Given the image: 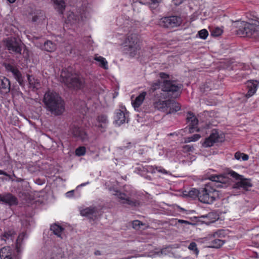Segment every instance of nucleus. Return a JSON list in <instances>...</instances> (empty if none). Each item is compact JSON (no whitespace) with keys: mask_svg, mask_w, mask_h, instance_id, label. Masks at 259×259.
<instances>
[{"mask_svg":"<svg viewBox=\"0 0 259 259\" xmlns=\"http://www.w3.org/2000/svg\"><path fill=\"white\" fill-rule=\"evenodd\" d=\"M178 222L181 224H190V223H189L187 221L183 220H178Z\"/></svg>","mask_w":259,"mask_h":259,"instance_id":"0e129e2a","label":"nucleus"},{"mask_svg":"<svg viewBox=\"0 0 259 259\" xmlns=\"http://www.w3.org/2000/svg\"><path fill=\"white\" fill-rule=\"evenodd\" d=\"M98 65L105 70H107L109 68L107 61L102 56H98Z\"/></svg>","mask_w":259,"mask_h":259,"instance_id":"e433bc0d","label":"nucleus"},{"mask_svg":"<svg viewBox=\"0 0 259 259\" xmlns=\"http://www.w3.org/2000/svg\"><path fill=\"white\" fill-rule=\"evenodd\" d=\"M155 254L158 255V256H162V255H165L166 253V248H162L160 251L155 252Z\"/></svg>","mask_w":259,"mask_h":259,"instance_id":"603ef678","label":"nucleus"},{"mask_svg":"<svg viewBox=\"0 0 259 259\" xmlns=\"http://www.w3.org/2000/svg\"><path fill=\"white\" fill-rule=\"evenodd\" d=\"M159 76L160 78L163 79H166L169 78V75L164 72H160L159 73Z\"/></svg>","mask_w":259,"mask_h":259,"instance_id":"4d7b16f0","label":"nucleus"},{"mask_svg":"<svg viewBox=\"0 0 259 259\" xmlns=\"http://www.w3.org/2000/svg\"><path fill=\"white\" fill-rule=\"evenodd\" d=\"M144 168L146 170V171L152 174L156 172L155 167H154L153 166L147 165L144 167Z\"/></svg>","mask_w":259,"mask_h":259,"instance_id":"3c124183","label":"nucleus"},{"mask_svg":"<svg viewBox=\"0 0 259 259\" xmlns=\"http://www.w3.org/2000/svg\"><path fill=\"white\" fill-rule=\"evenodd\" d=\"M50 229L57 237H60L61 239L63 238V232L64 228L63 227L55 224L51 225Z\"/></svg>","mask_w":259,"mask_h":259,"instance_id":"c85d7f7f","label":"nucleus"},{"mask_svg":"<svg viewBox=\"0 0 259 259\" xmlns=\"http://www.w3.org/2000/svg\"><path fill=\"white\" fill-rule=\"evenodd\" d=\"M41 12H39V11H36V12H33L31 14V15H32V20L33 21V22H36L37 21V20L38 19V17H39V14H41Z\"/></svg>","mask_w":259,"mask_h":259,"instance_id":"de8ad7c7","label":"nucleus"},{"mask_svg":"<svg viewBox=\"0 0 259 259\" xmlns=\"http://www.w3.org/2000/svg\"><path fill=\"white\" fill-rule=\"evenodd\" d=\"M255 29L253 30L252 38L259 41V24L255 23Z\"/></svg>","mask_w":259,"mask_h":259,"instance_id":"79ce46f5","label":"nucleus"},{"mask_svg":"<svg viewBox=\"0 0 259 259\" xmlns=\"http://www.w3.org/2000/svg\"><path fill=\"white\" fill-rule=\"evenodd\" d=\"M201 137L199 134H195L193 136L188 137L186 140V142H191L198 141Z\"/></svg>","mask_w":259,"mask_h":259,"instance_id":"c03bdc74","label":"nucleus"},{"mask_svg":"<svg viewBox=\"0 0 259 259\" xmlns=\"http://www.w3.org/2000/svg\"><path fill=\"white\" fill-rule=\"evenodd\" d=\"M241 158L243 161H246L248 159L249 156L247 154L242 153Z\"/></svg>","mask_w":259,"mask_h":259,"instance_id":"e2e57ef3","label":"nucleus"},{"mask_svg":"<svg viewBox=\"0 0 259 259\" xmlns=\"http://www.w3.org/2000/svg\"><path fill=\"white\" fill-rule=\"evenodd\" d=\"M83 20V18L82 16H79L78 14H75L72 12H70L68 13L66 22L71 24L76 25Z\"/></svg>","mask_w":259,"mask_h":259,"instance_id":"aec40b11","label":"nucleus"},{"mask_svg":"<svg viewBox=\"0 0 259 259\" xmlns=\"http://www.w3.org/2000/svg\"><path fill=\"white\" fill-rule=\"evenodd\" d=\"M79 210L80 213L81 215L89 217L93 220L96 219V207H89L84 209H81L80 208Z\"/></svg>","mask_w":259,"mask_h":259,"instance_id":"412c9836","label":"nucleus"},{"mask_svg":"<svg viewBox=\"0 0 259 259\" xmlns=\"http://www.w3.org/2000/svg\"><path fill=\"white\" fill-rule=\"evenodd\" d=\"M74 190H71L67 192L65 195L67 197H71L74 195Z\"/></svg>","mask_w":259,"mask_h":259,"instance_id":"052dcab7","label":"nucleus"},{"mask_svg":"<svg viewBox=\"0 0 259 259\" xmlns=\"http://www.w3.org/2000/svg\"><path fill=\"white\" fill-rule=\"evenodd\" d=\"M219 198V192L213 188L212 183L206 184L200 189L199 200L202 203L210 204Z\"/></svg>","mask_w":259,"mask_h":259,"instance_id":"20e7f679","label":"nucleus"},{"mask_svg":"<svg viewBox=\"0 0 259 259\" xmlns=\"http://www.w3.org/2000/svg\"><path fill=\"white\" fill-rule=\"evenodd\" d=\"M109 191L122 205H128L131 207H137L140 205V202L139 200L131 198L136 194V191L130 186H125L123 192L112 188H109Z\"/></svg>","mask_w":259,"mask_h":259,"instance_id":"f03ea898","label":"nucleus"},{"mask_svg":"<svg viewBox=\"0 0 259 259\" xmlns=\"http://www.w3.org/2000/svg\"><path fill=\"white\" fill-rule=\"evenodd\" d=\"M168 98L161 93L156 92L154 94L153 99V106L155 109L161 112H166L167 109V105L169 100H166Z\"/></svg>","mask_w":259,"mask_h":259,"instance_id":"0eeeda50","label":"nucleus"},{"mask_svg":"<svg viewBox=\"0 0 259 259\" xmlns=\"http://www.w3.org/2000/svg\"><path fill=\"white\" fill-rule=\"evenodd\" d=\"M252 254L250 255V256L255 258H259V252H257L256 251L252 252Z\"/></svg>","mask_w":259,"mask_h":259,"instance_id":"bf43d9fd","label":"nucleus"},{"mask_svg":"<svg viewBox=\"0 0 259 259\" xmlns=\"http://www.w3.org/2000/svg\"><path fill=\"white\" fill-rule=\"evenodd\" d=\"M5 66L7 70L10 72H11L15 68L14 66L11 65L10 64H5Z\"/></svg>","mask_w":259,"mask_h":259,"instance_id":"6e6d98bb","label":"nucleus"},{"mask_svg":"<svg viewBox=\"0 0 259 259\" xmlns=\"http://www.w3.org/2000/svg\"><path fill=\"white\" fill-rule=\"evenodd\" d=\"M188 249L192 251L193 252V253L195 254L196 256H198L199 251L197 248V244L195 242H191L189 245L188 246Z\"/></svg>","mask_w":259,"mask_h":259,"instance_id":"58836bf2","label":"nucleus"},{"mask_svg":"<svg viewBox=\"0 0 259 259\" xmlns=\"http://www.w3.org/2000/svg\"><path fill=\"white\" fill-rule=\"evenodd\" d=\"M183 151L185 152H192L194 150L193 146L186 145L183 147Z\"/></svg>","mask_w":259,"mask_h":259,"instance_id":"8fccbe9b","label":"nucleus"},{"mask_svg":"<svg viewBox=\"0 0 259 259\" xmlns=\"http://www.w3.org/2000/svg\"><path fill=\"white\" fill-rule=\"evenodd\" d=\"M198 35L200 38L205 39L208 35V32L206 29H203L198 32Z\"/></svg>","mask_w":259,"mask_h":259,"instance_id":"37998d69","label":"nucleus"},{"mask_svg":"<svg viewBox=\"0 0 259 259\" xmlns=\"http://www.w3.org/2000/svg\"><path fill=\"white\" fill-rule=\"evenodd\" d=\"M0 175H5L6 176H7V177H9V178H10V176L8 174H7L6 172L2 170H0Z\"/></svg>","mask_w":259,"mask_h":259,"instance_id":"69168bd1","label":"nucleus"},{"mask_svg":"<svg viewBox=\"0 0 259 259\" xmlns=\"http://www.w3.org/2000/svg\"><path fill=\"white\" fill-rule=\"evenodd\" d=\"M16 235V232L14 230L11 229L5 231L1 237L2 240L4 241L7 243L10 244L13 242Z\"/></svg>","mask_w":259,"mask_h":259,"instance_id":"6ab92c4d","label":"nucleus"},{"mask_svg":"<svg viewBox=\"0 0 259 259\" xmlns=\"http://www.w3.org/2000/svg\"><path fill=\"white\" fill-rule=\"evenodd\" d=\"M63 253L60 248H55L47 256V259H62Z\"/></svg>","mask_w":259,"mask_h":259,"instance_id":"a878e982","label":"nucleus"},{"mask_svg":"<svg viewBox=\"0 0 259 259\" xmlns=\"http://www.w3.org/2000/svg\"><path fill=\"white\" fill-rule=\"evenodd\" d=\"M142 225V223L138 220L134 221L133 223V227L135 229H137L138 227H139L140 225Z\"/></svg>","mask_w":259,"mask_h":259,"instance_id":"5fc2aeb1","label":"nucleus"},{"mask_svg":"<svg viewBox=\"0 0 259 259\" xmlns=\"http://www.w3.org/2000/svg\"><path fill=\"white\" fill-rule=\"evenodd\" d=\"M181 88L182 85L175 80H165L162 82L161 92L160 93L168 98L177 97L179 95Z\"/></svg>","mask_w":259,"mask_h":259,"instance_id":"423d86ee","label":"nucleus"},{"mask_svg":"<svg viewBox=\"0 0 259 259\" xmlns=\"http://www.w3.org/2000/svg\"><path fill=\"white\" fill-rule=\"evenodd\" d=\"M56 46L52 41L48 40L44 43L43 49L48 52H53L56 50Z\"/></svg>","mask_w":259,"mask_h":259,"instance_id":"72a5a7b5","label":"nucleus"},{"mask_svg":"<svg viewBox=\"0 0 259 259\" xmlns=\"http://www.w3.org/2000/svg\"><path fill=\"white\" fill-rule=\"evenodd\" d=\"M155 170L156 171H158L163 174H166L167 173V171L161 167L155 166Z\"/></svg>","mask_w":259,"mask_h":259,"instance_id":"864d4df0","label":"nucleus"},{"mask_svg":"<svg viewBox=\"0 0 259 259\" xmlns=\"http://www.w3.org/2000/svg\"><path fill=\"white\" fill-rule=\"evenodd\" d=\"M0 89L5 93H8L10 90V82L9 80L5 77H0Z\"/></svg>","mask_w":259,"mask_h":259,"instance_id":"bb28decb","label":"nucleus"},{"mask_svg":"<svg viewBox=\"0 0 259 259\" xmlns=\"http://www.w3.org/2000/svg\"><path fill=\"white\" fill-rule=\"evenodd\" d=\"M109 120L107 115L102 114L98 116V132L103 133L106 131L108 127Z\"/></svg>","mask_w":259,"mask_h":259,"instance_id":"a211bd4d","label":"nucleus"},{"mask_svg":"<svg viewBox=\"0 0 259 259\" xmlns=\"http://www.w3.org/2000/svg\"><path fill=\"white\" fill-rule=\"evenodd\" d=\"M228 175L238 181L234 184L233 188L234 189L242 188L243 190L247 191L249 188L252 187V184L250 179L244 178L242 176L238 174L234 171H230Z\"/></svg>","mask_w":259,"mask_h":259,"instance_id":"6e6552de","label":"nucleus"},{"mask_svg":"<svg viewBox=\"0 0 259 259\" xmlns=\"http://www.w3.org/2000/svg\"><path fill=\"white\" fill-rule=\"evenodd\" d=\"M199 218L206 219L207 221L206 223L209 224L213 223L217 220L218 219V215L215 212H210L205 215H201Z\"/></svg>","mask_w":259,"mask_h":259,"instance_id":"c756f323","label":"nucleus"},{"mask_svg":"<svg viewBox=\"0 0 259 259\" xmlns=\"http://www.w3.org/2000/svg\"><path fill=\"white\" fill-rule=\"evenodd\" d=\"M212 239L224 240L222 238H219V237L214 236V233L213 232L207 235V236L204 238V240H212Z\"/></svg>","mask_w":259,"mask_h":259,"instance_id":"09e8293b","label":"nucleus"},{"mask_svg":"<svg viewBox=\"0 0 259 259\" xmlns=\"http://www.w3.org/2000/svg\"><path fill=\"white\" fill-rule=\"evenodd\" d=\"M134 144L132 142L126 143V145L123 146L124 148L129 149L134 146Z\"/></svg>","mask_w":259,"mask_h":259,"instance_id":"680f3d73","label":"nucleus"},{"mask_svg":"<svg viewBox=\"0 0 259 259\" xmlns=\"http://www.w3.org/2000/svg\"><path fill=\"white\" fill-rule=\"evenodd\" d=\"M0 202L8 204L9 206L16 205L18 203L16 197L10 193L0 194Z\"/></svg>","mask_w":259,"mask_h":259,"instance_id":"4468645a","label":"nucleus"},{"mask_svg":"<svg viewBox=\"0 0 259 259\" xmlns=\"http://www.w3.org/2000/svg\"><path fill=\"white\" fill-rule=\"evenodd\" d=\"M255 23L256 22L251 23L245 21L242 22L237 31V34L243 37H252Z\"/></svg>","mask_w":259,"mask_h":259,"instance_id":"9d476101","label":"nucleus"},{"mask_svg":"<svg viewBox=\"0 0 259 259\" xmlns=\"http://www.w3.org/2000/svg\"><path fill=\"white\" fill-rule=\"evenodd\" d=\"M129 121V112L124 106H121L119 109H116L115 112L114 122L120 126L121 124L128 122Z\"/></svg>","mask_w":259,"mask_h":259,"instance_id":"9b49d317","label":"nucleus"},{"mask_svg":"<svg viewBox=\"0 0 259 259\" xmlns=\"http://www.w3.org/2000/svg\"><path fill=\"white\" fill-rule=\"evenodd\" d=\"M5 43L9 51L16 53H21V42L15 38H8L5 41Z\"/></svg>","mask_w":259,"mask_h":259,"instance_id":"f8f14e48","label":"nucleus"},{"mask_svg":"<svg viewBox=\"0 0 259 259\" xmlns=\"http://www.w3.org/2000/svg\"><path fill=\"white\" fill-rule=\"evenodd\" d=\"M27 77L30 87L33 89H37L39 86V81L38 79L29 74H27Z\"/></svg>","mask_w":259,"mask_h":259,"instance_id":"2f4dec72","label":"nucleus"},{"mask_svg":"<svg viewBox=\"0 0 259 259\" xmlns=\"http://www.w3.org/2000/svg\"><path fill=\"white\" fill-rule=\"evenodd\" d=\"M71 134L73 137L81 141H85L87 139V136L85 132L77 125H72L71 129Z\"/></svg>","mask_w":259,"mask_h":259,"instance_id":"2eb2a0df","label":"nucleus"},{"mask_svg":"<svg viewBox=\"0 0 259 259\" xmlns=\"http://www.w3.org/2000/svg\"><path fill=\"white\" fill-rule=\"evenodd\" d=\"M61 81L69 88L79 89L82 85V81L73 72L71 67L63 69L61 73Z\"/></svg>","mask_w":259,"mask_h":259,"instance_id":"7ed1b4c3","label":"nucleus"},{"mask_svg":"<svg viewBox=\"0 0 259 259\" xmlns=\"http://www.w3.org/2000/svg\"><path fill=\"white\" fill-rule=\"evenodd\" d=\"M223 33V30L219 27H215L211 30V35L213 36H219Z\"/></svg>","mask_w":259,"mask_h":259,"instance_id":"a19ab883","label":"nucleus"},{"mask_svg":"<svg viewBox=\"0 0 259 259\" xmlns=\"http://www.w3.org/2000/svg\"><path fill=\"white\" fill-rule=\"evenodd\" d=\"M10 3H14L16 0H7Z\"/></svg>","mask_w":259,"mask_h":259,"instance_id":"338daca9","label":"nucleus"},{"mask_svg":"<svg viewBox=\"0 0 259 259\" xmlns=\"http://www.w3.org/2000/svg\"><path fill=\"white\" fill-rule=\"evenodd\" d=\"M167 107V109L165 112L166 114L176 113L181 109L180 104L178 102L171 100H169Z\"/></svg>","mask_w":259,"mask_h":259,"instance_id":"5701e85b","label":"nucleus"},{"mask_svg":"<svg viewBox=\"0 0 259 259\" xmlns=\"http://www.w3.org/2000/svg\"><path fill=\"white\" fill-rule=\"evenodd\" d=\"M182 22L180 16H170L162 18L159 21V24L163 27L172 28L180 26Z\"/></svg>","mask_w":259,"mask_h":259,"instance_id":"1a4fd4ad","label":"nucleus"},{"mask_svg":"<svg viewBox=\"0 0 259 259\" xmlns=\"http://www.w3.org/2000/svg\"><path fill=\"white\" fill-rule=\"evenodd\" d=\"M26 234L24 232H22L18 236L16 243V249L18 252L20 251V247L22 243L23 240L25 237Z\"/></svg>","mask_w":259,"mask_h":259,"instance_id":"c9c22d12","label":"nucleus"},{"mask_svg":"<svg viewBox=\"0 0 259 259\" xmlns=\"http://www.w3.org/2000/svg\"><path fill=\"white\" fill-rule=\"evenodd\" d=\"M13 254V251L9 246L4 247L0 250L1 259H15Z\"/></svg>","mask_w":259,"mask_h":259,"instance_id":"4be33fe9","label":"nucleus"},{"mask_svg":"<svg viewBox=\"0 0 259 259\" xmlns=\"http://www.w3.org/2000/svg\"><path fill=\"white\" fill-rule=\"evenodd\" d=\"M258 87V82L256 80H249L246 82L247 93L245 95L246 98L252 96L256 92Z\"/></svg>","mask_w":259,"mask_h":259,"instance_id":"f3484780","label":"nucleus"},{"mask_svg":"<svg viewBox=\"0 0 259 259\" xmlns=\"http://www.w3.org/2000/svg\"><path fill=\"white\" fill-rule=\"evenodd\" d=\"M204 242L208 244L209 248H220L225 242L224 240L212 239V240H204Z\"/></svg>","mask_w":259,"mask_h":259,"instance_id":"393cba45","label":"nucleus"},{"mask_svg":"<svg viewBox=\"0 0 259 259\" xmlns=\"http://www.w3.org/2000/svg\"><path fill=\"white\" fill-rule=\"evenodd\" d=\"M187 119L188 122H189L190 133H193L195 131H198V129L197 128L198 120L193 113L188 112Z\"/></svg>","mask_w":259,"mask_h":259,"instance_id":"dca6fc26","label":"nucleus"},{"mask_svg":"<svg viewBox=\"0 0 259 259\" xmlns=\"http://www.w3.org/2000/svg\"><path fill=\"white\" fill-rule=\"evenodd\" d=\"M55 5V8L60 12L62 13L65 8V2L63 0H51Z\"/></svg>","mask_w":259,"mask_h":259,"instance_id":"473e14b6","label":"nucleus"},{"mask_svg":"<svg viewBox=\"0 0 259 259\" xmlns=\"http://www.w3.org/2000/svg\"><path fill=\"white\" fill-rule=\"evenodd\" d=\"M85 149L84 147L77 148L75 150V154L77 156H81L85 154Z\"/></svg>","mask_w":259,"mask_h":259,"instance_id":"49530a36","label":"nucleus"},{"mask_svg":"<svg viewBox=\"0 0 259 259\" xmlns=\"http://www.w3.org/2000/svg\"><path fill=\"white\" fill-rule=\"evenodd\" d=\"M141 43L139 35L137 33H131L125 40L124 49L131 56L134 57L141 49Z\"/></svg>","mask_w":259,"mask_h":259,"instance_id":"39448f33","label":"nucleus"},{"mask_svg":"<svg viewBox=\"0 0 259 259\" xmlns=\"http://www.w3.org/2000/svg\"><path fill=\"white\" fill-rule=\"evenodd\" d=\"M162 0H150L148 2L149 7L152 9L156 8L161 2Z\"/></svg>","mask_w":259,"mask_h":259,"instance_id":"ea45409f","label":"nucleus"},{"mask_svg":"<svg viewBox=\"0 0 259 259\" xmlns=\"http://www.w3.org/2000/svg\"><path fill=\"white\" fill-rule=\"evenodd\" d=\"M43 101L47 110L50 112L52 115L59 116L62 114L65 111L64 101L56 92H47L44 95Z\"/></svg>","mask_w":259,"mask_h":259,"instance_id":"f257e3e1","label":"nucleus"},{"mask_svg":"<svg viewBox=\"0 0 259 259\" xmlns=\"http://www.w3.org/2000/svg\"><path fill=\"white\" fill-rule=\"evenodd\" d=\"M147 93L146 92H142L136 98L135 100L132 102V105L135 108H139L141 105Z\"/></svg>","mask_w":259,"mask_h":259,"instance_id":"cd10ccee","label":"nucleus"},{"mask_svg":"<svg viewBox=\"0 0 259 259\" xmlns=\"http://www.w3.org/2000/svg\"><path fill=\"white\" fill-rule=\"evenodd\" d=\"M209 179L213 182H217L221 184H225L228 181V178L226 174L211 175Z\"/></svg>","mask_w":259,"mask_h":259,"instance_id":"b1692460","label":"nucleus"},{"mask_svg":"<svg viewBox=\"0 0 259 259\" xmlns=\"http://www.w3.org/2000/svg\"><path fill=\"white\" fill-rule=\"evenodd\" d=\"M162 84V83H161L159 80H157L152 84L150 90L153 93H154V94H156V92H161V88Z\"/></svg>","mask_w":259,"mask_h":259,"instance_id":"f704fd0d","label":"nucleus"},{"mask_svg":"<svg viewBox=\"0 0 259 259\" xmlns=\"http://www.w3.org/2000/svg\"><path fill=\"white\" fill-rule=\"evenodd\" d=\"M11 72L13 73L14 77L18 82L19 84L21 87H24L25 85V83L22 76V74L19 70L15 67L14 69H13V70L11 71Z\"/></svg>","mask_w":259,"mask_h":259,"instance_id":"7c9ffc66","label":"nucleus"},{"mask_svg":"<svg viewBox=\"0 0 259 259\" xmlns=\"http://www.w3.org/2000/svg\"><path fill=\"white\" fill-rule=\"evenodd\" d=\"M213 233L214 236L219 237V238H222V239H223L226 236V232L224 230H218Z\"/></svg>","mask_w":259,"mask_h":259,"instance_id":"a18cd8bd","label":"nucleus"},{"mask_svg":"<svg viewBox=\"0 0 259 259\" xmlns=\"http://www.w3.org/2000/svg\"><path fill=\"white\" fill-rule=\"evenodd\" d=\"M242 153L240 152H237L235 153V158L237 160H240L241 158Z\"/></svg>","mask_w":259,"mask_h":259,"instance_id":"13d9d810","label":"nucleus"},{"mask_svg":"<svg viewBox=\"0 0 259 259\" xmlns=\"http://www.w3.org/2000/svg\"><path fill=\"white\" fill-rule=\"evenodd\" d=\"M223 138L221 137L219 133L215 131L212 133L209 137L205 139L204 142L202 144L204 147H210L213 145L215 143L222 142Z\"/></svg>","mask_w":259,"mask_h":259,"instance_id":"ddd939ff","label":"nucleus"},{"mask_svg":"<svg viewBox=\"0 0 259 259\" xmlns=\"http://www.w3.org/2000/svg\"><path fill=\"white\" fill-rule=\"evenodd\" d=\"M146 179H149V180H151L150 177H149V176L146 177Z\"/></svg>","mask_w":259,"mask_h":259,"instance_id":"774afa93","label":"nucleus"},{"mask_svg":"<svg viewBox=\"0 0 259 259\" xmlns=\"http://www.w3.org/2000/svg\"><path fill=\"white\" fill-rule=\"evenodd\" d=\"M200 190H198L196 189H192L188 192V196L193 199L198 198L199 199Z\"/></svg>","mask_w":259,"mask_h":259,"instance_id":"4c0bfd02","label":"nucleus"}]
</instances>
